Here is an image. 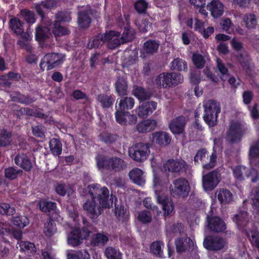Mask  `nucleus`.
I'll return each instance as SVG.
<instances>
[{
	"label": "nucleus",
	"instance_id": "obj_1",
	"mask_svg": "<svg viewBox=\"0 0 259 259\" xmlns=\"http://www.w3.org/2000/svg\"><path fill=\"white\" fill-rule=\"evenodd\" d=\"M89 193L92 197L83 205L88 216L92 220L96 219L103 212V208H109L113 204V199L117 197L110 192L106 187H101L98 184L89 185L87 187Z\"/></svg>",
	"mask_w": 259,
	"mask_h": 259
},
{
	"label": "nucleus",
	"instance_id": "obj_2",
	"mask_svg": "<svg viewBox=\"0 0 259 259\" xmlns=\"http://www.w3.org/2000/svg\"><path fill=\"white\" fill-rule=\"evenodd\" d=\"M97 166L100 169H106L114 172L123 170L126 167V162L117 156L107 157L102 154H98L96 157Z\"/></svg>",
	"mask_w": 259,
	"mask_h": 259
},
{
	"label": "nucleus",
	"instance_id": "obj_3",
	"mask_svg": "<svg viewBox=\"0 0 259 259\" xmlns=\"http://www.w3.org/2000/svg\"><path fill=\"white\" fill-rule=\"evenodd\" d=\"M83 227L80 230L76 228L72 230L67 237V242L69 245L72 246H76L82 243L84 239H86L89 235L92 232L93 227L87 220L81 217Z\"/></svg>",
	"mask_w": 259,
	"mask_h": 259
},
{
	"label": "nucleus",
	"instance_id": "obj_4",
	"mask_svg": "<svg viewBox=\"0 0 259 259\" xmlns=\"http://www.w3.org/2000/svg\"><path fill=\"white\" fill-rule=\"evenodd\" d=\"M204 113L203 118L209 127L217 124L218 114L221 111L219 103L213 100H209L203 104Z\"/></svg>",
	"mask_w": 259,
	"mask_h": 259
},
{
	"label": "nucleus",
	"instance_id": "obj_5",
	"mask_svg": "<svg viewBox=\"0 0 259 259\" xmlns=\"http://www.w3.org/2000/svg\"><path fill=\"white\" fill-rule=\"evenodd\" d=\"M247 130L246 124L239 121H232L226 136L227 140L231 144L240 142Z\"/></svg>",
	"mask_w": 259,
	"mask_h": 259
},
{
	"label": "nucleus",
	"instance_id": "obj_6",
	"mask_svg": "<svg viewBox=\"0 0 259 259\" xmlns=\"http://www.w3.org/2000/svg\"><path fill=\"white\" fill-rule=\"evenodd\" d=\"M183 80V76L180 73H163L157 77L155 83L159 88H166L181 83Z\"/></svg>",
	"mask_w": 259,
	"mask_h": 259
},
{
	"label": "nucleus",
	"instance_id": "obj_7",
	"mask_svg": "<svg viewBox=\"0 0 259 259\" xmlns=\"http://www.w3.org/2000/svg\"><path fill=\"white\" fill-rule=\"evenodd\" d=\"M190 189L189 182L185 178L174 180L173 185H170L169 187L170 195L176 198L187 197L189 195Z\"/></svg>",
	"mask_w": 259,
	"mask_h": 259
},
{
	"label": "nucleus",
	"instance_id": "obj_8",
	"mask_svg": "<svg viewBox=\"0 0 259 259\" xmlns=\"http://www.w3.org/2000/svg\"><path fill=\"white\" fill-rule=\"evenodd\" d=\"M149 148V144L147 143L142 142L136 143L129 149V156L137 162H143L150 154Z\"/></svg>",
	"mask_w": 259,
	"mask_h": 259
},
{
	"label": "nucleus",
	"instance_id": "obj_9",
	"mask_svg": "<svg viewBox=\"0 0 259 259\" xmlns=\"http://www.w3.org/2000/svg\"><path fill=\"white\" fill-rule=\"evenodd\" d=\"M208 158L209 156L207 155L206 149L201 148L197 151L194 156L195 164H198L199 161H200L204 169H209L213 167L216 164L217 156L215 152L212 153L209 156V158Z\"/></svg>",
	"mask_w": 259,
	"mask_h": 259
},
{
	"label": "nucleus",
	"instance_id": "obj_10",
	"mask_svg": "<svg viewBox=\"0 0 259 259\" xmlns=\"http://www.w3.org/2000/svg\"><path fill=\"white\" fill-rule=\"evenodd\" d=\"M64 55L61 53H48L41 59L39 64L40 69L44 71L51 70L62 64Z\"/></svg>",
	"mask_w": 259,
	"mask_h": 259
},
{
	"label": "nucleus",
	"instance_id": "obj_11",
	"mask_svg": "<svg viewBox=\"0 0 259 259\" xmlns=\"http://www.w3.org/2000/svg\"><path fill=\"white\" fill-rule=\"evenodd\" d=\"M164 168L165 170L173 172H179L185 174L187 176L191 175L192 169L190 165L188 164L183 160H168L164 164Z\"/></svg>",
	"mask_w": 259,
	"mask_h": 259
},
{
	"label": "nucleus",
	"instance_id": "obj_12",
	"mask_svg": "<svg viewBox=\"0 0 259 259\" xmlns=\"http://www.w3.org/2000/svg\"><path fill=\"white\" fill-rule=\"evenodd\" d=\"M155 194L157 202L162 205L164 216L168 217L174 214V205L171 199L163 192L157 190H155Z\"/></svg>",
	"mask_w": 259,
	"mask_h": 259
},
{
	"label": "nucleus",
	"instance_id": "obj_13",
	"mask_svg": "<svg viewBox=\"0 0 259 259\" xmlns=\"http://www.w3.org/2000/svg\"><path fill=\"white\" fill-rule=\"evenodd\" d=\"M94 10L90 6L82 8L77 13V23L83 29L88 28L91 24Z\"/></svg>",
	"mask_w": 259,
	"mask_h": 259
},
{
	"label": "nucleus",
	"instance_id": "obj_14",
	"mask_svg": "<svg viewBox=\"0 0 259 259\" xmlns=\"http://www.w3.org/2000/svg\"><path fill=\"white\" fill-rule=\"evenodd\" d=\"M207 227L210 231L220 233L226 229L224 221L220 217L212 214H208L206 217Z\"/></svg>",
	"mask_w": 259,
	"mask_h": 259
},
{
	"label": "nucleus",
	"instance_id": "obj_15",
	"mask_svg": "<svg viewBox=\"0 0 259 259\" xmlns=\"http://www.w3.org/2000/svg\"><path fill=\"white\" fill-rule=\"evenodd\" d=\"M220 174L217 170L209 172L202 177V186L205 191L213 190L220 182Z\"/></svg>",
	"mask_w": 259,
	"mask_h": 259
},
{
	"label": "nucleus",
	"instance_id": "obj_16",
	"mask_svg": "<svg viewBox=\"0 0 259 259\" xmlns=\"http://www.w3.org/2000/svg\"><path fill=\"white\" fill-rule=\"evenodd\" d=\"M226 244L224 238L215 236H208L203 241L204 247L209 250L218 251L222 249Z\"/></svg>",
	"mask_w": 259,
	"mask_h": 259
},
{
	"label": "nucleus",
	"instance_id": "obj_17",
	"mask_svg": "<svg viewBox=\"0 0 259 259\" xmlns=\"http://www.w3.org/2000/svg\"><path fill=\"white\" fill-rule=\"evenodd\" d=\"M104 34V41L107 43L108 48L113 50L118 47L122 42L120 38V32L117 31H106Z\"/></svg>",
	"mask_w": 259,
	"mask_h": 259
},
{
	"label": "nucleus",
	"instance_id": "obj_18",
	"mask_svg": "<svg viewBox=\"0 0 259 259\" xmlns=\"http://www.w3.org/2000/svg\"><path fill=\"white\" fill-rule=\"evenodd\" d=\"M186 125V118L184 116H179L172 119L169 124V128L174 135L183 134Z\"/></svg>",
	"mask_w": 259,
	"mask_h": 259
},
{
	"label": "nucleus",
	"instance_id": "obj_19",
	"mask_svg": "<svg viewBox=\"0 0 259 259\" xmlns=\"http://www.w3.org/2000/svg\"><path fill=\"white\" fill-rule=\"evenodd\" d=\"M109 234L103 231L94 234L91 239L90 244L92 246L102 248L109 241Z\"/></svg>",
	"mask_w": 259,
	"mask_h": 259
},
{
	"label": "nucleus",
	"instance_id": "obj_20",
	"mask_svg": "<svg viewBox=\"0 0 259 259\" xmlns=\"http://www.w3.org/2000/svg\"><path fill=\"white\" fill-rule=\"evenodd\" d=\"M175 243L177 252L182 253L188 251L193 247V242L187 236L181 237L175 239Z\"/></svg>",
	"mask_w": 259,
	"mask_h": 259
},
{
	"label": "nucleus",
	"instance_id": "obj_21",
	"mask_svg": "<svg viewBox=\"0 0 259 259\" xmlns=\"http://www.w3.org/2000/svg\"><path fill=\"white\" fill-rule=\"evenodd\" d=\"M157 104V102L153 101L143 102L139 107L138 116L142 118H147L156 109Z\"/></svg>",
	"mask_w": 259,
	"mask_h": 259
},
{
	"label": "nucleus",
	"instance_id": "obj_22",
	"mask_svg": "<svg viewBox=\"0 0 259 259\" xmlns=\"http://www.w3.org/2000/svg\"><path fill=\"white\" fill-rule=\"evenodd\" d=\"M152 140L154 143L163 147L170 143L171 137L169 134L166 132H157L152 134Z\"/></svg>",
	"mask_w": 259,
	"mask_h": 259
},
{
	"label": "nucleus",
	"instance_id": "obj_23",
	"mask_svg": "<svg viewBox=\"0 0 259 259\" xmlns=\"http://www.w3.org/2000/svg\"><path fill=\"white\" fill-rule=\"evenodd\" d=\"M215 195L222 206L229 204L233 201V194L229 190L226 188L217 190Z\"/></svg>",
	"mask_w": 259,
	"mask_h": 259
},
{
	"label": "nucleus",
	"instance_id": "obj_24",
	"mask_svg": "<svg viewBox=\"0 0 259 259\" xmlns=\"http://www.w3.org/2000/svg\"><path fill=\"white\" fill-rule=\"evenodd\" d=\"M16 165L23 168L25 171H29L32 167V163L28 156L24 153L19 154L14 158Z\"/></svg>",
	"mask_w": 259,
	"mask_h": 259
},
{
	"label": "nucleus",
	"instance_id": "obj_25",
	"mask_svg": "<svg viewBox=\"0 0 259 259\" xmlns=\"http://www.w3.org/2000/svg\"><path fill=\"white\" fill-rule=\"evenodd\" d=\"M10 97L13 101L26 105H29L36 100V99L34 97H31L28 94H22L19 92L11 94Z\"/></svg>",
	"mask_w": 259,
	"mask_h": 259
},
{
	"label": "nucleus",
	"instance_id": "obj_26",
	"mask_svg": "<svg viewBox=\"0 0 259 259\" xmlns=\"http://www.w3.org/2000/svg\"><path fill=\"white\" fill-rule=\"evenodd\" d=\"M207 9L211 12L214 18H219L224 13V5L218 0H212L207 5Z\"/></svg>",
	"mask_w": 259,
	"mask_h": 259
},
{
	"label": "nucleus",
	"instance_id": "obj_27",
	"mask_svg": "<svg viewBox=\"0 0 259 259\" xmlns=\"http://www.w3.org/2000/svg\"><path fill=\"white\" fill-rule=\"evenodd\" d=\"M132 182L139 186H143L145 183V177L143 171L139 168H135L131 170L128 174Z\"/></svg>",
	"mask_w": 259,
	"mask_h": 259
},
{
	"label": "nucleus",
	"instance_id": "obj_28",
	"mask_svg": "<svg viewBox=\"0 0 259 259\" xmlns=\"http://www.w3.org/2000/svg\"><path fill=\"white\" fill-rule=\"evenodd\" d=\"M249 156L251 165L259 168V140L250 147Z\"/></svg>",
	"mask_w": 259,
	"mask_h": 259
},
{
	"label": "nucleus",
	"instance_id": "obj_29",
	"mask_svg": "<svg viewBox=\"0 0 259 259\" xmlns=\"http://www.w3.org/2000/svg\"><path fill=\"white\" fill-rule=\"evenodd\" d=\"M12 132L6 128H0V148H7L13 143Z\"/></svg>",
	"mask_w": 259,
	"mask_h": 259
},
{
	"label": "nucleus",
	"instance_id": "obj_30",
	"mask_svg": "<svg viewBox=\"0 0 259 259\" xmlns=\"http://www.w3.org/2000/svg\"><path fill=\"white\" fill-rule=\"evenodd\" d=\"M56 5L54 0H45L36 4L35 9L37 14L41 17H44L46 11L51 10Z\"/></svg>",
	"mask_w": 259,
	"mask_h": 259
},
{
	"label": "nucleus",
	"instance_id": "obj_31",
	"mask_svg": "<svg viewBox=\"0 0 259 259\" xmlns=\"http://www.w3.org/2000/svg\"><path fill=\"white\" fill-rule=\"evenodd\" d=\"M120 38L122 44L132 41L135 37L136 32L134 29L128 25L121 29Z\"/></svg>",
	"mask_w": 259,
	"mask_h": 259
},
{
	"label": "nucleus",
	"instance_id": "obj_32",
	"mask_svg": "<svg viewBox=\"0 0 259 259\" xmlns=\"http://www.w3.org/2000/svg\"><path fill=\"white\" fill-rule=\"evenodd\" d=\"M233 221L239 228L243 229L246 227L249 221V213L246 211H240L234 217Z\"/></svg>",
	"mask_w": 259,
	"mask_h": 259
},
{
	"label": "nucleus",
	"instance_id": "obj_33",
	"mask_svg": "<svg viewBox=\"0 0 259 259\" xmlns=\"http://www.w3.org/2000/svg\"><path fill=\"white\" fill-rule=\"evenodd\" d=\"M157 123L155 120L148 119L137 124V130L139 133H145L154 130Z\"/></svg>",
	"mask_w": 259,
	"mask_h": 259
},
{
	"label": "nucleus",
	"instance_id": "obj_34",
	"mask_svg": "<svg viewBox=\"0 0 259 259\" xmlns=\"http://www.w3.org/2000/svg\"><path fill=\"white\" fill-rule=\"evenodd\" d=\"M133 94L140 101L149 100L152 97L151 92L140 86H135L133 90Z\"/></svg>",
	"mask_w": 259,
	"mask_h": 259
},
{
	"label": "nucleus",
	"instance_id": "obj_35",
	"mask_svg": "<svg viewBox=\"0 0 259 259\" xmlns=\"http://www.w3.org/2000/svg\"><path fill=\"white\" fill-rule=\"evenodd\" d=\"M159 45V41L149 39L144 43L143 48V53L146 55H153L157 52Z\"/></svg>",
	"mask_w": 259,
	"mask_h": 259
},
{
	"label": "nucleus",
	"instance_id": "obj_36",
	"mask_svg": "<svg viewBox=\"0 0 259 259\" xmlns=\"http://www.w3.org/2000/svg\"><path fill=\"white\" fill-rule=\"evenodd\" d=\"M115 87L119 96H123L127 95V81L124 77H118L115 83Z\"/></svg>",
	"mask_w": 259,
	"mask_h": 259
},
{
	"label": "nucleus",
	"instance_id": "obj_37",
	"mask_svg": "<svg viewBox=\"0 0 259 259\" xmlns=\"http://www.w3.org/2000/svg\"><path fill=\"white\" fill-rule=\"evenodd\" d=\"M135 104V100L131 97H122L119 101L118 105H116V110H125L133 108Z\"/></svg>",
	"mask_w": 259,
	"mask_h": 259
},
{
	"label": "nucleus",
	"instance_id": "obj_38",
	"mask_svg": "<svg viewBox=\"0 0 259 259\" xmlns=\"http://www.w3.org/2000/svg\"><path fill=\"white\" fill-rule=\"evenodd\" d=\"M11 222L14 226L20 229L24 228L29 224L28 218L26 215L20 214L12 217Z\"/></svg>",
	"mask_w": 259,
	"mask_h": 259
},
{
	"label": "nucleus",
	"instance_id": "obj_39",
	"mask_svg": "<svg viewBox=\"0 0 259 259\" xmlns=\"http://www.w3.org/2000/svg\"><path fill=\"white\" fill-rule=\"evenodd\" d=\"M248 170V168L245 166L242 165L236 166L233 170V176L238 181H244L247 177Z\"/></svg>",
	"mask_w": 259,
	"mask_h": 259
},
{
	"label": "nucleus",
	"instance_id": "obj_40",
	"mask_svg": "<svg viewBox=\"0 0 259 259\" xmlns=\"http://www.w3.org/2000/svg\"><path fill=\"white\" fill-rule=\"evenodd\" d=\"M49 147L51 153L54 156H59L62 153V144L59 139L52 138L49 141Z\"/></svg>",
	"mask_w": 259,
	"mask_h": 259
},
{
	"label": "nucleus",
	"instance_id": "obj_41",
	"mask_svg": "<svg viewBox=\"0 0 259 259\" xmlns=\"http://www.w3.org/2000/svg\"><path fill=\"white\" fill-rule=\"evenodd\" d=\"M97 100L101 104L103 108H108L112 106L114 101V96L106 94H100L97 96Z\"/></svg>",
	"mask_w": 259,
	"mask_h": 259
},
{
	"label": "nucleus",
	"instance_id": "obj_42",
	"mask_svg": "<svg viewBox=\"0 0 259 259\" xmlns=\"http://www.w3.org/2000/svg\"><path fill=\"white\" fill-rule=\"evenodd\" d=\"M170 69L172 70L187 71L188 70L187 63L182 59L175 58L170 63Z\"/></svg>",
	"mask_w": 259,
	"mask_h": 259
},
{
	"label": "nucleus",
	"instance_id": "obj_43",
	"mask_svg": "<svg viewBox=\"0 0 259 259\" xmlns=\"http://www.w3.org/2000/svg\"><path fill=\"white\" fill-rule=\"evenodd\" d=\"M50 34V28L47 27L38 26L35 29V37L37 40H45L49 37Z\"/></svg>",
	"mask_w": 259,
	"mask_h": 259
},
{
	"label": "nucleus",
	"instance_id": "obj_44",
	"mask_svg": "<svg viewBox=\"0 0 259 259\" xmlns=\"http://www.w3.org/2000/svg\"><path fill=\"white\" fill-rule=\"evenodd\" d=\"M107 259H122V253L119 250L112 246L107 247L104 252Z\"/></svg>",
	"mask_w": 259,
	"mask_h": 259
},
{
	"label": "nucleus",
	"instance_id": "obj_45",
	"mask_svg": "<svg viewBox=\"0 0 259 259\" xmlns=\"http://www.w3.org/2000/svg\"><path fill=\"white\" fill-rule=\"evenodd\" d=\"M10 26L16 34H21L24 32L23 22L17 18H14L10 20Z\"/></svg>",
	"mask_w": 259,
	"mask_h": 259
},
{
	"label": "nucleus",
	"instance_id": "obj_46",
	"mask_svg": "<svg viewBox=\"0 0 259 259\" xmlns=\"http://www.w3.org/2000/svg\"><path fill=\"white\" fill-rule=\"evenodd\" d=\"M56 223L52 219H48L44 225V232L46 236L51 237L56 232Z\"/></svg>",
	"mask_w": 259,
	"mask_h": 259
},
{
	"label": "nucleus",
	"instance_id": "obj_47",
	"mask_svg": "<svg viewBox=\"0 0 259 259\" xmlns=\"http://www.w3.org/2000/svg\"><path fill=\"white\" fill-rule=\"evenodd\" d=\"M16 213V208L13 205L7 203H0V214L12 216Z\"/></svg>",
	"mask_w": 259,
	"mask_h": 259
},
{
	"label": "nucleus",
	"instance_id": "obj_48",
	"mask_svg": "<svg viewBox=\"0 0 259 259\" xmlns=\"http://www.w3.org/2000/svg\"><path fill=\"white\" fill-rule=\"evenodd\" d=\"M21 169H17L13 167H9L5 170V176L8 179L13 180L17 179L19 175L22 174Z\"/></svg>",
	"mask_w": 259,
	"mask_h": 259
},
{
	"label": "nucleus",
	"instance_id": "obj_49",
	"mask_svg": "<svg viewBox=\"0 0 259 259\" xmlns=\"http://www.w3.org/2000/svg\"><path fill=\"white\" fill-rule=\"evenodd\" d=\"M52 32L56 36H60L63 35L68 34L69 30L65 27L61 25L59 23L54 22L52 27Z\"/></svg>",
	"mask_w": 259,
	"mask_h": 259
},
{
	"label": "nucleus",
	"instance_id": "obj_50",
	"mask_svg": "<svg viewBox=\"0 0 259 259\" xmlns=\"http://www.w3.org/2000/svg\"><path fill=\"white\" fill-rule=\"evenodd\" d=\"M39 205L40 209L45 212L55 211L57 207L56 203L47 200L41 201Z\"/></svg>",
	"mask_w": 259,
	"mask_h": 259
},
{
	"label": "nucleus",
	"instance_id": "obj_51",
	"mask_svg": "<svg viewBox=\"0 0 259 259\" xmlns=\"http://www.w3.org/2000/svg\"><path fill=\"white\" fill-rule=\"evenodd\" d=\"M101 140L107 145L114 143L117 140L118 136L116 134L108 133H104L100 135Z\"/></svg>",
	"mask_w": 259,
	"mask_h": 259
},
{
	"label": "nucleus",
	"instance_id": "obj_52",
	"mask_svg": "<svg viewBox=\"0 0 259 259\" xmlns=\"http://www.w3.org/2000/svg\"><path fill=\"white\" fill-rule=\"evenodd\" d=\"M128 113V112H125V110H116L115 116L117 122L121 125H127V115Z\"/></svg>",
	"mask_w": 259,
	"mask_h": 259
},
{
	"label": "nucleus",
	"instance_id": "obj_53",
	"mask_svg": "<svg viewBox=\"0 0 259 259\" xmlns=\"http://www.w3.org/2000/svg\"><path fill=\"white\" fill-rule=\"evenodd\" d=\"M20 16L28 24H33L35 21V14L31 11L22 9L20 11Z\"/></svg>",
	"mask_w": 259,
	"mask_h": 259
},
{
	"label": "nucleus",
	"instance_id": "obj_54",
	"mask_svg": "<svg viewBox=\"0 0 259 259\" xmlns=\"http://www.w3.org/2000/svg\"><path fill=\"white\" fill-rule=\"evenodd\" d=\"M237 57L239 64L243 68H245L248 66L249 58L248 53L246 51H243L238 52Z\"/></svg>",
	"mask_w": 259,
	"mask_h": 259
},
{
	"label": "nucleus",
	"instance_id": "obj_55",
	"mask_svg": "<svg viewBox=\"0 0 259 259\" xmlns=\"http://www.w3.org/2000/svg\"><path fill=\"white\" fill-rule=\"evenodd\" d=\"M243 21L248 28H254L257 24L255 16L253 14H247L243 17Z\"/></svg>",
	"mask_w": 259,
	"mask_h": 259
},
{
	"label": "nucleus",
	"instance_id": "obj_56",
	"mask_svg": "<svg viewBox=\"0 0 259 259\" xmlns=\"http://www.w3.org/2000/svg\"><path fill=\"white\" fill-rule=\"evenodd\" d=\"M104 34L100 33L97 36H95L92 42H91V47L90 49L92 48H99L103 46L104 43L106 42L104 41Z\"/></svg>",
	"mask_w": 259,
	"mask_h": 259
},
{
	"label": "nucleus",
	"instance_id": "obj_57",
	"mask_svg": "<svg viewBox=\"0 0 259 259\" xmlns=\"http://www.w3.org/2000/svg\"><path fill=\"white\" fill-rule=\"evenodd\" d=\"M163 243L160 241H155L151 244L150 250L152 253L158 257H162L163 252L161 250V245Z\"/></svg>",
	"mask_w": 259,
	"mask_h": 259
},
{
	"label": "nucleus",
	"instance_id": "obj_58",
	"mask_svg": "<svg viewBox=\"0 0 259 259\" xmlns=\"http://www.w3.org/2000/svg\"><path fill=\"white\" fill-rule=\"evenodd\" d=\"M70 189L69 186L64 184H58L55 186V191L61 196H69Z\"/></svg>",
	"mask_w": 259,
	"mask_h": 259
},
{
	"label": "nucleus",
	"instance_id": "obj_59",
	"mask_svg": "<svg viewBox=\"0 0 259 259\" xmlns=\"http://www.w3.org/2000/svg\"><path fill=\"white\" fill-rule=\"evenodd\" d=\"M138 219L139 221L143 223L146 224L150 223L152 220L151 213L146 210L141 211L138 213Z\"/></svg>",
	"mask_w": 259,
	"mask_h": 259
},
{
	"label": "nucleus",
	"instance_id": "obj_60",
	"mask_svg": "<svg viewBox=\"0 0 259 259\" xmlns=\"http://www.w3.org/2000/svg\"><path fill=\"white\" fill-rule=\"evenodd\" d=\"M20 250L22 251H29L35 252L36 248L33 243L29 241H21L19 243Z\"/></svg>",
	"mask_w": 259,
	"mask_h": 259
},
{
	"label": "nucleus",
	"instance_id": "obj_61",
	"mask_svg": "<svg viewBox=\"0 0 259 259\" xmlns=\"http://www.w3.org/2000/svg\"><path fill=\"white\" fill-rule=\"evenodd\" d=\"M192 60L196 68L201 69L204 67L205 60L202 55L198 54H194Z\"/></svg>",
	"mask_w": 259,
	"mask_h": 259
},
{
	"label": "nucleus",
	"instance_id": "obj_62",
	"mask_svg": "<svg viewBox=\"0 0 259 259\" xmlns=\"http://www.w3.org/2000/svg\"><path fill=\"white\" fill-rule=\"evenodd\" d=\"M217 67L219 71L222 74L220 76L221 79L223 81H225L229 78L228 69L225 65L220 60H217Z\"/></svg>",
	"mask_w": 259,
	"mask_h": 259
},
{
	"label": "nucleus",
	"instance_id": "obj_63",
	"mask_svg": "<svg viewBox=\"0 0 259 259\" xmlns=\"http://www.w3.org/2000/svg\"><path fill=\"white\" fill-rule=\"evenodd\" d=\"M56 20L54 22H57L60 24L61 22H68L71 19L70 14L66 12H59L56 15Z\"/></svg>",
	"mask_w": 259,
	"mask_h": 259
},
{
	"label": "nucleus",
	"instance_id": "obj_64",
	"mask_svg": "<svg viewBox=\"0 0 259 259\" xmlns=\"http://www.w3.org/2000/svg\"><path fill=\"white\" fill-rule=\"evenodd\" d=\"M148 7V3L145 0H139L135 3L134 7L135 10L141 14L146 13Z\"/></svg>",
	"mask_w": 259,
	"mask_h": 259
}]
</instances>
